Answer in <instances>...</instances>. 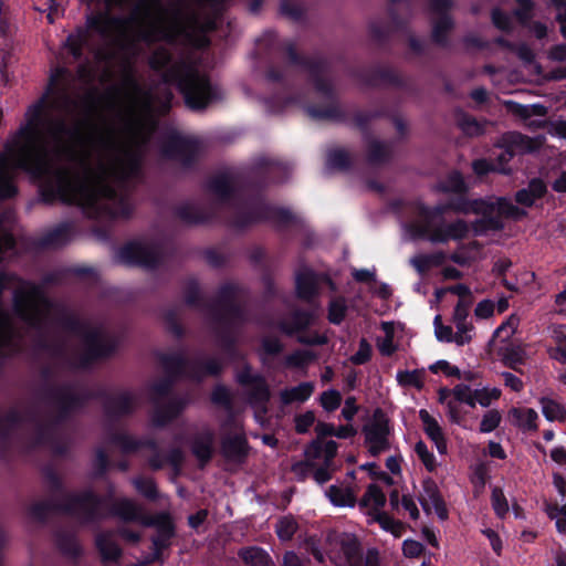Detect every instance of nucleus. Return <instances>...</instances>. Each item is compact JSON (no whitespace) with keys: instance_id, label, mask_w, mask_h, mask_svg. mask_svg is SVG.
<instances>
[{"instance_id":"f257e3e1","label":"nucleus","mask_w":566,"mask_h":566,"mask_svg":"<svg viewBox=\"0 0 566 566\" xmlns=\"http://www.w3.org/2000/svg\"><path fill=\"white\" fill-rule=\"evenodd\" d=\"M65 75L56 71V83L28 108L25 123L0 153V198L15 193L18 169L42 177L56 163L66 166L56 167L53 186L61 200L90 217H125L132 206L120 186L138 174L135 148L153 127V97L126 74L107 114H98L91 95L75 101L60 86Z\"/></svg>"},{"instance_id":"f03ea898","label":"nucleus","mask_w":566,"mask_h":566,"mask_svg":"<svg viewBox=\"0 0 566 566\" xmlns=\"http://www.w3.org/2000/svg\"><path fill=\"white\" fill-rule=\"evenodd\" d=\"M218 6L219 0H169L167 4L159 0H140L126 21L113 19L106 12L88 15L86 29L70 34L65 45L75 57L81 55L83 46L91 45L94 34L146 42L182 36L201 46V33L214 28V19H201L200 12L207 7L216 10Z\"/></svg>"},{"instance_id":"7ed1b4c3","label":"nucleus","mask_w":566,"mask_h":566,"mask_svg":"<svg viewBox=\"0 0 566 566\" xmlns=\"http://www.w3.org/2000/svg\"><path fill=\"white\" fill-rule=\"evenodd\" d=\"M452 208L462 213L481 214L486 222L485 228L491 229L501 228L500 219L502 218L520 220L526 216L523 208L515 206L504 197L463 201L452 206ZM443 211V207H421L417 219L406 226L405 237L410 240L428 239L432 243H446L449 240H462L471 231L475 234L481 233L484 229L479 223L469 226L463 220H457L448 224L438 223L437 220Z\"/></svg>"},{"instance_id":"20e7f679","label":"nucleus","mask_w":566,"mask_h":566,"mask_svg":"<svg viewBox=\"0 0 566 566\" xmlns=\"http://www.w3.org/2000/svg\"><path fill=\"white\" fill-rule=\"evenodd\" d=\"M4 290L13 293L17 314L32 326L60 323L62 311L49 302L42 292L33 284L23 282L14 275L0 274V294Z\"/></svg>"},{"instance_id":"39448f33","label":"nucleus","mask_w":566,"mask_h":566,"mask_svg":"<svg viewBox=\"0 0 566 566\" xmlns=\"http://www.w3.org/2000/svg\"><path fill=\"white\" fill-rule=\"evenodd\" d=\"M164 77L167 83H175L178 86L190 108H202L217 97L206 76L191 65L174 64Z\"/></svg>"},{"instance_id":"423d86ee","label":"nucleus","mask_w":566,"mask_h":566,"mask_svg":"<svg viewBox=\"0 0 566 566\" xmlns=\"http://www.w3.org/2000/svg\"><path fill=\"white\" fill-rule=\"evenodd\" d=\"M76 348L73 350V364L85 366L93 359L105 356L112 350V345L106 335L95 327L77 322L67 323Z\"/></svg>"},{"instance_id":"0eeeda50","label":"nucleus","mask_w":566,"mask_h":566,"mask_svg":"<svg viewBox=\"0 0 566 566\" xmlns=\"http://www.w3.org/2000/svg\"><path fill=\"white\" fill-rule=\"evenodd\" d=\"M326 548H317L314 538L306 543V549L323 563L325 555L337 566H355L359 559V545L355 535L349 533L331 532L326 536Z\"/></svg>"},{"instance_id":"6e6552de","label":"nucleus","mask_w":566,"mask_h":566,"mask_svg":"<svg viewBox=\"0 0 566 566\" xmlns=\"http://www.w3.org/2000/svg\"><path fill=\"white\" fill-rule=\"evenodd\" d=\"M337 451V443L328 441L322 443L313 441L306 449L305 455L310 467L314 470L313 478L318 484L327 482L332 476L333 459Z\"/></svg>"},{"instance_id":"1a4fd4ad","label":"nucleus","mask_w":566,"mask_h":566,"mask_svg":"<svg viewBox=\"0 0 566 566\" xmlns=\"http://www.w3.org/2000/svg\"><path fill=\"white\" fill-rule=\"evenodd\" d=\"M503 145L500 147L501 151L497 155L499 164L495 166L496 170L506 172L504 164L510 161L516 154L533 153L539 149L545 138L537 136L534 138L524 136L518 133H509L503 136Z\"/></svg>"},{"instance_id":"9d476101","label":"nucleus","mask_w":566,"mask_h":566,"mask_svg":"<svg viewBox=\"0 0 566 566\" xmlns=\"http://www.w3.org/2000/svg\"><path fill=\"white\" fill-rule=\"evenodd\" d=\"M365 444L373 455L382 453L389 449V422L385 415L377 410L371 420L363 428Z\"/></svg>"},{"instance_id":"9b49d317","label":"nucleus","mask_w":566,"mask_h":566,"mask_svg":"<svg viewBox=\"0 0 566 566\" xmlns=\"http://www.w3.org/2000/svg\"><path fill=\"white\" fill-rule=\"evenodd\" d=\"M239 382L249 386L251 402L260 406L261 411H265L264 403L269 400V388L261 377L253 375L249 368H245L238 375Z\"/></svg>"},{"instance_id":"f8f14e48","label":"nucleus","mask_w":566,"mask_h":566,"mask_svg":"<svg viewBox=\"0 0 566 566\" xmlns=\"http://www.w3.org/2000/svg\"><path fill=\"white\" fill-rule=\"evenodd\" d=\"M119 258L127 263L150 266L156 260V254L150 245L133 242L120 250Z\"/></svg>"},{"instance_id":"ddd939ff","label":"nucleus","mask_w":566,"mask_h":566,"mask_svg":"<svg viewBox=\"0 0 566 566\" xmlns=\"http://www.w3.org/2000/svg\"><path fill=\"white\" fill-rule=\"evenodd\" d=\"M510 423L517 429L530 432L538 429L539 416L533 408L513 407L507 412Z\"/></svg>"},{"instance_id":"4468645a","label":"nucleus","mask_w":566,"mask_h":566,"mask_svg":"<svg viewBox=\"0 0 566 566\" xmlns=\"http://www.w3.org/2000/svg\"><path fill=\"white\" fill-rule=\"evenodd\" d=\"M419 501L424 512H434L442 520L447 517L443 501L432 482L423 484V491L420 493Z\"/></svg>"},{"instance_id":"2eb2a0df","label":"nucleus","mask_w":566,"mask_h":566,"mask_svg":"<svg viewBox=\"0 0 566 566\" xmlns=\"http://www.w3.org/2000/svg\"><path fill=\"white\" fill-rule=\"evenodd\" d=\"M419 418L422 422L423 431L432 440L438 452L446 454L448 451L447 440L438 421L426 409L419 411Z\"/></svg>"},{"instance_id":"dca6fc26","label":"nucleus","mask_w":566,"mask_h":566,"mask_svg":"<svg viewBox=\"0 0 566 566\" xmlns=\"http://www.w3.org/2000/svg\"><path fill=\"white\" fill-rule=\"evenodd\" d=\"M546 192V185L541 179H533L527 188L521 189L516 192L515 200L522 207H532L534 202L544 196Z\"/></svg>"},{"instance_id":"f3484780","label":"nucleus","mask_w":566,"mask_h":566,"mask_svg":"<svg viewBox=\"0 0 566 566\" xmlns=\"http://www.w3.org/2000/svg\"><path fill=\"white\" fill-rule=\"evenodd\" d=\"M325 495L338 507H353L356 503V494L346 485H331L326 489Z\"/></svg>"},{"instance_id":"a211bd4d","label":"nucleus","mask_w":566,"mask_h":566,"mask_svg":"<svg viewBox=\"0 0 566 566\" xmlns=\"http://www.w3.org/2000/svg\"><path fill=\"white\" fill-rule=\"evenodd\" d=\"M318 277L312 270L305 269L296 274V292L304 300H310L317 290Z\"/></svg>"},{"instance_id":"6ab92c4d","label":"nucleus","mask_w":566,"mask_h":566,"mask_svg":"<svg viewBox=\"0 0 566 566\" xmlns=\"http://www.w3.org/2000/svg\"><path fill=\"white\" fill-rule=\"evenodd\" d=\"M538 401L547 421L563 422L566 420V407L562 402L548 397H542Z\"/></svg>"},{"instance_id":"aec40b11","label":"nucleus","mask_w":566,"mask_h":566,"mask_svg":"<svg viewBox=\"0 0 566 566\" xmlns=\"http://www.w3.org/2000/svg\"><path fill=\"white\" fill-rule=\"evenodd\" d=\"M313 390L314 386L312 382H302L295 387L282 390L280 397L285 405L304 402L312 396Z\"/></svg>"},{"instance_id":"412c9836","label":"nucleus","mask_w":566,"mask_h":566,"mask_svg":"<svg viewBox=\"0 0 566 566\" xmlns=\"http://www.w3.org/2000/svg\"><path fill=\"white\" fill-rule=\"evenodd\" d=\"M239 556L248 566H270L269 554L259 547H245L239 552Z\"/></svg>"},{"instance_id":"4be33fe9","label":"nucleus","mask_w":566,"mask_h":566,"mask_svg":"<svg viewBox=\"0 0 566 566\" xmlns=\"http://www.w3.org/2000/svg\"><path fill=\"white\" fill-rule=\"evenodd\" d=\"M520 325V317L515 314L510 315V317L503 322L494 332V340L501 342L507 345L511 338L517 331Z\"/></svg>"},{"instance_id":"5701e85b","label":"nucleus","mask_w":566,"mask_h":566,"mask_svg":"<svg viewBox=\"0 0 566 566\" xmlns=\"http://www.w3.org/2000/svg\"><path fill=\"white\" fill-rule=\"evenodd\" d=\"M506 106L513 114L518 115L524 119H528L532 116L544 117L546 115V108L539 104L521 105L512 101H507Z\"/></svg>"},{"instance_id":"b1692460","label":"nucleus","mask_w":566,"mask_h":566,"mask_svg":"<svg viewBox=\"0 0 566 566\" xmlns=\"http://www.w3.org/2000/svg\"><path fill=\"white\" fill-rule=\"evenodd\" d=\"M222 449L228 458L239 459L245 453V439L241 433L224 439Z\"/></svg>"},{"instance_id":"393cba45","label":"nucleus","mask_w":566,"mask_h":566,"mask_svg":"<svg viewBox=\"0 0 566 566\" xmlns=\"http://www.w3.org/2000/svg\"><path fill=\"white\" fill-rule=\"evenodd\" d=\"M545 512L551 520L555 521L557 532L566 535V504L547 503Z\"/></svg>"},{"instance_id":"a878e982","label":"nucleus","mask_w":566,"mask_h":566,"mask_svg":"<svg viewBox=\"0 0 566 566\" xmlns=\"http://www.w3.org/2000/svg\"><path fill=\"white\" fill-rule=\"evenodd\" d=\"M97 547L105 559H116L119 556V547L112 534H101L96 538Z\"/></svg>"},{"instance_id":"bb28decb","label":"nucleus","mask_w":566,"mask_h":566,"mask_svg":"<svg viewBox=\"0 0 566 566\" xmlns=\"http://www.w3.org/2000/svg\"><path fill=\"white\" fill-rule=\"evenodd\" d=\"M413 451H415L417 458L419 459V461H421V463L424 465V468L429 472H433L437 470V468L439 465L437 458L429 450V448L427 447V444L423 441L416 442V444L413 447Z\"/></svg>"},{"instance_id":"cd10ccee","label":"nucleus","mask_w":566,"mask_h":566,"mask_svg":"<svg viewBox=\"0 0 566 566\" xmlns=\"http://www.w3.org/2000/svg\"><path fill=\"white\" fill-rule=\"evenodd\" d=\"M474 406L479 403L481 407L488 408L492 402L501 397V390L496 387H483L474 389Z\"/></svg>"},{"instance_id":"c85d7f7f","label":"nucleus","mask_w":566,"mask_h":566,"mask_svg":"<svg viewBox=\"0 0 566 566\" xmlns=\"http://www.w3.org/2000/svg\"><path fill=\"white\" fill-rule=\"evenodd\" d=\"M553 339L556 343V348L552 352V357L566 363V326H557L553 329Z\"/></svg>"},{"instance_id":"c756f323","label":"nucleus","mask_w":566,"mask_h":566,"mask_svg":"<svg viewBox=\"0 0 566 566\" xmlns=\"http://www.w3.org/2000/svg\"><path fill=\"white\" fill-rule=\"evenodd\" d=\"M385 502V494L376 484L369 485L364 497L361 499V505L371 507L374 510H378L384 506Z\"/></svg>"},{"instance_id":"7c9ffc66","label":"nucleus","mask_w":566,"mask_h":566,"mask_svg":"<svg viewBox=\"0 0 566 566\" xmlns=\"http://www.w3.org/2000/svg\"><path fill=\"white\" fill-rule=\"evenodd\" d=\"M502 357L504 363L511 367L516 368L524 360V352L520 346H514L513 344H507L502 346L501 348Z\"/></svg>"},{"instance_id":"2f4dec72","label":"nucleus","mask_w":566,"mask_h":566,"mask_svg":"<svg viewBox=\"0 0 566 566\" xmlns=\"http://www.w3.org/2000/svg\"><path fill=\"white\" fill-rule=\"evenodd\" d=\"M212 438V433L207 431L193 442L192 450L199 460L206 461L210 458Z\"/></svg>"},{"instance_id":"473e14b6","label":"nucleus","mask_w":566,"mask_h":566,"mask_svg":"<svg viewBox=\"0 0 566 566\" xmlns=\"http://www.w3.org/2000/svg\"><path fill=\"white\" fill-rule=\"evenodd\" d=\"M502 421V413L497 409L488 410L481 419L480 422V432L490 433L494 431Z\"/></svg>"},{"instance_id":"72a5a7b5","label":"nucleus","mask_w":566,"mask_h":566,"mask_svg":"<svg viewBox=\"0 0 566 566\" xmlns=\"http://www.w3.org/2000/svg\"><path fill=\"white\" fill-rule=\"evenodd\" d=\"M382 329L386 335L384 338L377 340V346L382 355L389 356L396 350V346L392 340L394 324L385 322L382 323Z\"/></svg>"},{"instance_id":"f704fd0d","label":"nucleus","mask_w":566,"mask_h":566,"mask_svg":"<svg viewBox=\"0 0 566 566\" xmlns=\"http://www.w3.org/2000/svg\"><path fill=\"white\" fill-rule=\"evenodd\" d=\"M276 534L281 541H289L297 530V523L292 516H284L276 523Z\"/></svg>"},{"instance_id":"c9c22d12","label":"nucleus","mask_w":566,"mask_h":566,"mask_svg":"<svg viewBox=\"0 0 566 566\" xmlns=\"http://www.w3.org/2000/svg\"><path fill=\"white\" fill-rule=\"evenodd\" d=\"M13 337V327L9 315L0 311V349L9 347Z\"/></svg>"},{"instance_id":"e433bc0d","label":"nucleus","mask_w":566,"mask_h":566,"mask_svg":"<svg viewBox=\"0 0 566 566\" xmlns=\"http://www.w3.org/2000/svg\"><path fill=\"white\" fill-rule=\"evenodd\" d=\"M455 333H453V343L458 346L469 344L474 335V326L471 323L455 324Z\"/></svg>"},{"instance_id":"4c0bfd02","label":"nucleus","mask_w":566,"mask_h":566,"mask_svg":"<svg viewBox=\"0 0 566 566\" xmlns=\"http://www.w3.org/2000/svg\"><path fill=\"white\" fill-rule=\"evenodd\" d=\"M492 506L497 516L504 517L509 512V503L500 489L492 491Z\"/></svg>"},{"instance_id":"58836bf2","label":"nucleus","mask_w":566,"mask_h":566,"mask_svg":"<svg viewBox=\"0 0 566 566\" xmlns=\"http://www.w3.org/2000/svg\"><path fill=\"white\" fill-rule=\"evenodd\" d=\"M342 396L337 390H327L321 395L322 407L327 411L337 409L340 405Z\"/></svg>"},{"instance_id":"ea45409f","label":"nucleus","mask_w":566,"mask_h":566,"mask_svg":"<svg viewBox=\"0 0 566 566\" xmlns=\"http://www.w3.org/2000/svg\"><path fill=\"white\" fill-rule=\"evenodd\" d=\"M474 390L468 385L459 384L453 388V398L460 402L467 403L470 407H474L473 397Z\"/></svg>"},{"instance_id":"a19ab883","label":"nucleus","mask_w":566,"mask_h":566,"mask_svg":"<svg viewBox=\"0 0 566 566\" xmlns=\"http://www.w3.org/2000/svg\"><path fill=\"white\" fill-rule=\"evenodd\" d=\"M434 334L440 342L452 343L453 331L450 326H446L441 322V316L437 315L433 321Z\"/></svg>"},{"instance_id":"79ce46f5","label":"nucleus","mask_w":566,"mask_h":566,"mask_svg":"<svg viewBox=\"0 0 566 566\" xmlns=\"http://www.w3.org/2000/svg\"><path fill=\"white\" fill-rule=\"evenodd\" d=\"M465 188L464 181L459 172H452L441 185L443 191L461 192Z\"/></svg>"},{"instance_id":"37998d69","label":"nucleus","mask_w":566,"mask_h":566,"mask_svg":"<svg viewBox=\"0 0 566 566\" xmlns=\"http://www.w3.org/2000/svg\"><path fill=\"white\" fill-rule=\"evenodd\" d=\"M378 522L382 530L390 532L395 537L401 536L403 526L400 522L395 521L385 514L378 517Z\"/></svg>"},{"instance_id":"c03bdc74","label":"nucleus","mask_w":566,"mask_h":566,"mask_svg":"<svg viewBox=\"0 0 566 566\" xmlns=\"http://www.w3.org/2000/svg\"><path fill=\"white\" fill-rule=\"evenodd\" d=\"M461 403L462 402H460L457 399L452 398L451 402H449L446 406V409H447L448 417H449L450 421L453 422V423H457V424H462L463 420H464V412H463V410L461 408Z\"/></svg>"},{"instance_id":"a18cd8bd","label":"nucleus","mask_w":566,"mask_h":566,"mask_svg":"<svg viewBox=\"0 0 566 566\" xmlns=\"http://www.w3.org/2000/svg\"><path fill=\"white\" fill-rule=\"evenodd\" d=\"M117 513L125 520H134L139 515V510L134 502L124 500L118 503Z\"/></svg>"},{"instance_id":"49530a36","label":"nucleus","mask_w":566,"mask_h":566,"mask_svg":"<svg viewBox=\"0 0 566 566\" xmlns=\"http://www.w3.org/2000/svg\"><path fill=\"white\" fill-rule=\"evenodd\" d=\"M315 422L313 411H306L295 417V429L298 433H305Z\"/></svg>"},{"instance_id":"de8ad7c7","label":"nucleus","mask_w":566,"mask_h":566,"mask_svg":"<svg viewBox=\"0 0 566 566\" xmlns=\"http://www.w3.org/2000/svg\"><path fill=\"white\" fill-rule=\"evenodd\" d=\"M97 499L92 493H86L82 496L74 499V504L71 510L83 509L85 511H93L97 505Z\"/></svg>"},{"instance_id":"09e8293b","label":"nucleus","mask_w":566,"mask_h":566,"mask_svg":"<svg viewBox=\"0 0 566 566\" xmlns=\"http://www.w3.org/2000/svg\"><path fill=\"white\" fill-rule=\"evenodd\" d=\"M346 312V305L343 300L331 302L328 317L332 323L338 324L343 321Z\"/></svg>"},{"instance_id":"8fccbe9b","label":"nucleus","mask_w":566,"mask_h":566,"mask_svg":"<svg viewBox=\"0 0 566 566\" xmlns=\"http://www.w3.org/2000/svg\"><path fill=\"white\" fill-rule=\"evenodd\" d=\"M180 409V406L174 402L169 405L165 410H158L154 416V422L157 426L165 424L166 421L174 418Z\"/></svg>"},{"instance_id":"3c124183","label":"nucleus","mask_w":566,"mask_h":566,"mask_svg":"<svg viewBox=\"0 0 566 566\" xmlns=\"http://www.w3.org/2000/svg\"><path fill=\"white\" fill-rule=\"evenodd\" d=\"M495 311V303L491 300H483L478 303L474 315L479 319H486L493 316Z\"/></svg>"},{"instance_id":"603ef678","label":"nucleus","mask_w":566,"mask_h":566,"mask_svg":"<svg viewBox=\"0 0 566 566\" xmlns=\"http://www.w3.org/2000/svg\"><path fill=\"white\" fill-rule=\"evenodd\" d=\"M313 355L307 350H300L286 358V364L293 367H303L312 361Z\"/></svg>"},{"instance_id":"864d4df0","label":"nucleus","mask_w":566,"mask_h":566,"mask_svg":"<svg viewBox=\"0 0 566 566\" xmlns=\"http://www.w3.org/2000/svg\"><path fill=\"white\" fill-rule=\"evenodd\" d=\"M371 356V346L367 343L366 339H361L359 343V348L356 354H354L350 360L354 364L360 365L369 360Z\"/></svg>"},{"instance_id":"5fc2aeb1","label":"nucleus","mask_w":566,"mask_h":566,"mask_svg":"<svg viewBox=\"0 0 566 566\" xmlns=\"http://www.w3.org/2000/svg\"><path fill=\"white\" fill-rule=\"evenodd\" d=\"M471 300L459 301L454 307L453 322L454 324L468 323L467 317L469 315V308L471 306Z\"/></svg>"},{"instance_id":"6e6d98bb","label":"nucleus","mask_w":566,"mask_h":566,"mask_svg":"<svg viewBox=\"0 0 566 566\" xmlns=\"http://www.w3.org/2000/svg\"><path fill=\"white\" fill-rule=\"evenodd\" d=\"M134 485L139 493L147 497H154L156 494V486L151 479H136Z\"/></svg>"},{"instance_id":"4d7b16f0","label":"nucleus","mask_w":566,"mask_h":566,"mask_svg":"<svg viewBox=\"0 0 566 566\" xmlns=\"http://www.w3.org/2000/svg\"><path fill=\"white\" fill-rule=\"evenodd\" d=\"M452 25V22L448 15H442L433 27V38L437 42L441 43L444 41L443 33L448 31Z\"/></svg>"},{"instance_id":"13d9d810","label":"nucleus","mask_w":566,"mask_h":566,"mask_svg":"<svg viewBox=\"0 0 566 566\" xmlns=\"http://www.w3.org/2000/svg\"><path fill=\"white\" fill-rule=\"evenodd\" d=\"M430 370L436 374L443 373L447 376H460L459 368L451 365L447 360H438L437 363L430 366Z\"/></svg>"},{"instance_id":"bf43d9fd","label":"nucleus","mask_w":566,"mask_h":566,"mask_svg":"<svg viewBox=\"0 0 566 566\" xmlns=\"http://www.w3.org/2000/svg\"><path fill=\"white\" fill-rule=\"evenodd\" d=\"M460 126L465 134L471 136L479 135L483 132L482 125L472 117H463Z\"/></svg>"},{"instance_id":"052dcab7","label":"nucleus","mask_w":566,"mask_h":566,"mask_svg":"<svg viewBox=\"0 0 566 566\" xmlns=\"http://www.w3.org/2000/svg\"><path fill=\"white\" fill-rule=\"evenodd\" d=\"M396 378L402 386H419V375L417 371H398Z\"/></svg>"},{"instance_id":"680f3d73","label":"nucleus","mask_w":566,"mask_h":566,"mask_svg":"<svg viewBox=\"0 0 566 566\" xmlns=\"http://www.w3.org/2000/svg\"><path fill=\"white\" fill-rule=\"evenodd\" d=\"M170 62V55L165 49H160L154 53L150 60V64L155 69H164Z\"/></svg>"},{"instance_id":"e2e57ef3","label":"nucleus","mask_w":566,"mask_h":566,"mask_svg":"<svg viewBox=\"0 0 566 566\" xmlns=\"http://www.w3.org/2000/svg\"><path fill=\"white\" fill-rule=\"evenodd\" d=\"M402 551L407 557H417L421 555L423 545L413 539H406L402 545Z\"/></svg>"},{"instance_id":"0e129e2a","label":"nucleus","mask_w":566,"mask_h":566,"mask_svg":"<svg viewBox=\"0 0 566 566\" xmlns=\"http://www.w3.org/2000/svg\"><path fill=\"white\" fill-rule=\"evenodd\" d=\"M492 20L494 25L500 30H509L511 28V18L504 13H502L500 10H494L492 13Z\"/></svg>"},{"instance_id":"69168bd1","label":"nucleus","mask_w":566,"mask_h":566,"mask_svg":"<svg viewBox=\"0 0 566 566\" xmlns=\"http://www.w3.org/2000/svg\"><path fill=\"white\" fill-rule=\"evenodd\" d=\"M410 263L420 274L427 272L431 268L430 259L427 254H419L411 258Z\"/></svg>"},{"instance_id":"338daca9","label":"nucleus","mask_w":566,"mask_h":566,"mask_svg":"<svg viewBox=\"0 0 566 566\" xmlns=\"http://www.w3.org/2000/svg\"><path fill=\"white\" fill-rule=\"evenodd\" d=\"M348 163L347 155L343 150H334L328 155V164L335 168H342Z\"/></svg>"},{"instance_id":"774afa93","label":"nucleus","mask_w":566,"mask_h":566,"mask_svg":"<svg viewBox=\"0 0 566 566\" xmlns=\"http://www.w3.org/2000/svg\"><path fill=\"white\" fill-rule=\"evenodd\" d=\"M401 506L406 512L409 513L411 518L417 520L419 517V510H418L416 501L412 496L402 495Z\"/></svg>"}]
</instances>
